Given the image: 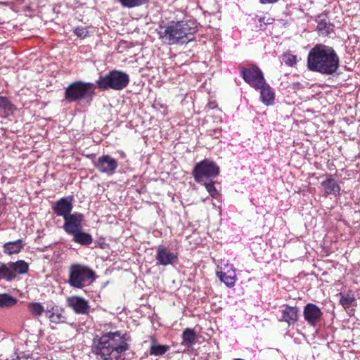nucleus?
Masks as SVG:
<instances>
[{
  "mask_svg": "<svg viewBox=\"0 0 360 360\" xmlns=\"http://www.w3.org/2000/svg\"><path fill=\"white\" fill-rule=\"evenodd\" d=\"M128 349L125 335L120 331L105 333L93 340L92 351L98 360H119Z\"/></svg>",
  "mask_w": 360,
  "mask_h": 360,
  "instance_id": "nucleus-1",
  "label": "nucleus"
},
{
  "mask_svg": "<svg viewBox=\"0 0 360 360\" xmlns=\"http://www.w3.org/2000/svg\"><path fill=\"white\" fill-rule=\"evenodd\" d=\"M339 66V56L331 46L316 44L308 53L307 68L311 71L332 75L337 72Z\"/></svg>",
  "mask_w": 360,
  "mask_h": 360,
  "instance_id": "nucleus-2",
  "label": "nucleus"
},
{
  "mask_svg": "<svg viewBox=\"0 0 360 360\" xmlns=\"http://www.w3.org/2000/svg\"><path fill=\"white\" fill-rule=\"evenodd\" d=\"M197 30L193 21H179L167 25H160L158 30L159 39L167 44H184L189 41Z\"/></svg>",
  "mask_w": 360,
  "mask_h": 360,
  "instance_id": "nucleus-3",
  "label": "nucleus"
},
{
  "mask_svg": "<svg viewBox=\"0 0 360 360\" xmlns=\"http://www.w3.org/2000/svg\"><path fill=\"white\" fill-rule=\"evenodd\" d=\"M94 280V272L88 266L73 264L69 268L68 283L75 288H82Z\"/></svg>",
  "mask_w": 360,
  "mask_h": 360,
  "instance_id": "nucleus-4",
  "label": "nucleus"
},
{
  "mask_svg": "<svg viewBox=\"0 0 360 360\" xmlns=\"http://www.w3.org/2000/svg\"><path fill=\"white\" fill-rule=\"evenodd\" d=\"M129 82V77L127 73L112 70L103 76H101L96 81V84L101 90H122L128 85Z\"/></svg>",
  "mask_w": 360,
  "mask_h": 360,
  "instance_id": "nucleus-5",
  "label": "nucleus"
},
{
  "mask_svg": "<svg viewBox=\"0 0 360 360\" xmlns=\"http://www.w3.org/2000/svg\"><path fill=\"white\" fill-rule=\"evenodd\" d=\"M95 89L94 84L78 81L70 84L65 89V96L69 102L82 99L91 100Z\"/></svg>",
  "mask_w": 360,
  "mask_h": 360,
  "instance_id": "nucleus-6",
  "label": "nucleus"
},
{
  "mask_svg": "<svg viewBox=\"0 0 360 360\" xmlns=\"http://www.w3.org/2000/svg\"><path fill=\"white\" fill-rule=\"evenodd\" d=\"M219 174V167L213 161L208 159H205L197 163L193 169V176L198 183L212 180Z\"/></svg>",
  "mask_w": 360,
  "mask_h": 360,
  "instance_id": "nucleus-7",
  "label": "nucleus"
},
{
  "mask_svg": "<svg viewBox=\"0 0 360 360\" xmlns=\"http://www.w3.org/2000/svg\"><path fill=\"white\" fill-rule=\"evenodd\" d=\"M28 269V264L23 260L0 264V280L11 281L17 275L26 274Z\"/></svg>",
  "mask_w": 360,
  "mask_h": 360,
  "instance_id": "nucleus-8",
  "label": "nucleus"
},
{
  "mask_svg": "<svg viewBox=\"0 0 360 360\" xmlns=\"http://www.w3.org/2000/svg\"><path fill=\"white\" fill-rule=\"evenodd\" d=\"M243 79L252 87L261 88L265 84L266 80L262 72L256 66L244 68L241 70Z\"/></svg>",
  "mask_w": 360,
  "mask_h": 360,
  "instance_id": "nucleus-9",
  "label": "nucleus"
},
{
  "mask_svg": "<svg viewBox=\"0 0 360 360\" xmlns=\"http://www.w3.org/2000/svg\"><path fill=\"white\" fill-rule=\"evenodd\" d=\"M94 165L101 173L112 175L118 167V162L110 155H103L94 162Z\"/></svg>",
  "mask_w": 360,
  "mask_h": 360,
  "instance_id": "nucleus-10",
  "label": "nucleus"
},
{
  "mask_svg": "<svg viewBox=\"0 0 360 360\" xmlns=\"http://www.w3.org/2000/svg\"><path fill=\"white\" fill-rule=\"evenodd\" d=\"M221 271L216 272L217 276L220 281L224 283L227 287H233L237 281L236 269L233 266L226 264L224 267H221Z\"/></svg>",
  "mask_w": 360,
  "mask_h": 360,
  "instance_id": "nucleus-11",
  "label": "nucleus"
},
{
  "mask_svg": "<svg viewBox=\"0 0 360 360\" xmlns=\"http://www.w3.org/2000/svg\"><path fill=\"white\" fill-rule=\"evenodd\" d=\"M155 259L157 264L162 266L173 265L178 262V256L163 245H159L157 249Z\"/></svg>",
  "mask_w": 360,
  "mask_h": 360,
  "instance_id": "nucleus-12",
  "label": "nucleus"
},
{
  "mask_svg": "<svg viewBox=\"0 0 360 360\" xmlns=\"http://www.w3.org/2000/svg\"><path fill=\"white\" fill-rule=\"evenodd\" d=\"M303 315L308 324L315 326L321 321L323 313L317 305L308 303L304 307Z\"/></svg>",
  "mask_w": 360,
  "mask_h": 360,
  "instance_id": "nucleus-13",
  "label": "nucleus"
},
{
  "mask_svg": "<svg viewBox=\"0 0 360 360\" xmlns=\"http://www.w3.org/2000/svg\"><path fill=\"white\" fill-rule=\"evenodd\" d=\"M63 229L65 231L72 235L82 229V222L84 220L83 214L75 212L64 219Z\"/></svg>",
  "mask_w": 360,
  "mask_h": 360,
  "instance_id": "nucleus-14",
  "label": "nucleus"
},
{
  "mask_svg": "<svg viewBox=\"0 0 360 360\" xmlns=\"http://www.w3.org/2000/svg\"><path fill=\"white\" fill-rule=\"evenodd\" d=\"M67 304L77 314H87L89 304L87 300L79 296H71L67 299Z\"/></svg>",
  "mask_w": 360,
  "mask_h": 360,
  "instance_id": "nucleus-15",
  "label": "nucleus"
},
{
  "mask_svg": "<svg viewBox=\"0 0 360 360\" xmlns=\"http://www.w3.org/2000/svg\"><path fill=\"white\" fill-rule=\"evenodd\" d=\"M54 212L63 219L71 214L72 210V198H63L56 201L53 206Z\"/></svg>",
  "mask_w": 360,
  "mask_h": 360,
  "instance_id": "nucleus-16",
  "label": "nucleus"
},
{
  "mask_svg": "<svg viewBox=\"0 0 360 360\" xmlns=\"http://www.w3.org/2000/svg\"><path fill=\"white\" fill-rule=\"evenodd\" d=\"M299 309L297 307L289 305L281 310V318L280 321L287 323L289 326L295 324L298 320Z\"/></svg>",
  "mask_w": 360,
  "mask_h": 360,
  "instance_id": "nucleus-17",
  "label": "nucleus"
},
{
  "mask_svg": "<svg viewBox=\"0 0 360 360\" xmlns=\"http://www.w3.org/2000/svg\"><path fill=\"white\" fill-rule=\"evenodd\" d=\"M46 316L55 324L64 323L65 316L61 313L58 307L54 304L48 305L46 308Z\"/></svg>",
  "mask_w": 360,
  "mask_h": 360,
  "instance_id": "nucleus-18",
  "label": "nucleus"
},
{
  "mask_svg": "<svg viewBox=\"0 0 360 360\" xmlns=\"http://www.w3.org/2000/svg\"><path fill=\"white\" fill-rule=\"evenodd\" d=\"M317 30L322 35H328L333 31V25L330 23L328 17L321 14L317 17Z\"/></svg>",
  "mask_w": 360,
  "mask_h": 360,
  "instance_id": "nucleus-19",
  "label": "nucleus"
},
{
  "mask_svg": "<svg viewBox=\"0 0 360 360\" xmlns=\"http://www.w3.org/2000/svg\"><path fill=\"white\" fill-rule=\"evenodd\" d=\"M321 185L326 195H336L340 193V186L331 175L327 176V178L321 182Z\"/></svg>",
  "mask_w": 360,
  "mask_h": 360,
  "instance_id": "nucleus-20",
  "label": "nucleus"
},
{
  "mask_svg": "<svg viewBox=\"0 0 360 360\" xmlns=\"http://www.w3.org/2000/svg\"><path fill=\"white\" fill-rule=\"evenodd\" d=\"M257 89L261 90L260 94L262 101L266 105H271L274 104L275 100V94L269 84L265 82V84H264L263 86L261 88H257Z\"/></svg>",
  "mask_w": 360,
  "mask_h": 360,
  "instance_id": "nucleus-21",
  "label": "nucleus"
},
{
  "mask_svg": "<svg viewBox=\"0 0 360 360\" xmlns=\"http://www.w3.org/2000/svg\"><path fill=\"white\" fill-rule=\"evenodd\" d=\"M22 248L23 243L21 239H18L15 241L6 243L3 246L4 252L8 255L20 252Z\"/></svg>",
  "mask_w": 360,
  "mask_h": 360,
  "instance_id": "nucleus-22",
  "label": "nucleus"
},
{
  "mask_svg": "<svg viewBox=\"0 0 360 360\" xmlns=\"http://www.w3.org/2000/svg\"><path fill=\"white\" fill-rule=\"evenodd\" d=\"M72 236H73V240L82 245H89L93 242L92 236L82 231V229L72 233Z\"/></svg>",
  "mask_w": 360,
  "mask_h": 360,
  "instance_id": "nucleus-23",
  "label": "nucleus"
},
{
  "mask_svg": "<svg viewBox=\"0 0 360 360\" xmlns=\"http://www.w3.org/2000/svg\"><path fill=\"white\" fill-rule=\"evenodd\" d=\"M14 105L6 97L0 96V116H8L13 112Z\"/></svg>",
  "mask_w": 360,
  "mask_h": 360,
  "instance_id": "nucleus-24",
  "label": "nucleus"
},
{
  "mask_svg": "<svg viewBox=\"0 0 360 360\" xmlns=\"http://www.w3.org/2000/svg\"><path fill=\"white\" fill-rule=\"evenodd\" d=\"M196 333L193 329L186 328L182 333L183 343L190 347L195 342Z\"/></svg>",
  "mask_w": 360,
  "mask_h": 360,
  "instance_id": "nucleus-25",
  "label": "nucleus"
},
{
  "mask_svg": "<svg viewBox=\"0 0 360 360\" xmlns=\"http://www.w3.org/2000/svg\"><path fill=\"white\" fill-rule=\"evenodd\" d=\"M18 300L7 293L0 294V307L8 308L16 304Z\"/></svg>",
  "mask_w": 360,
  "mask_h": 360,
  "instance_id": "nucleus-26",
  "label": "nucleus"
},
{
  "mask_svg": "<svg viewBox=\"0 0 360 360\" xmlns=\"http://www.w3.org/2000/svg\"><path fill=\"white\" fill-rule=\"evenodd\" d=\"M29 311L34 316H40L46 314V308L40 302H30L27 305Z\"/></svg>",
  "mask_w": 360,
  "mask_h": 360,
  "instance_id": "nucleus-27",
  "label": "nucleus"
},
{
  "mask_svg": "<svg viewBox=\"0 0 360 360\" xmlns=\"http://www.w3.org/2000/svg\"><path fill=\"white\" fill-rule=\"evenodd\" d=\"M120 4L127 8H131L142 6L148 2V0H118Z\"/></svg>",
  "mask_w": 360,
  "mask_h": 360,
  "instance_id": "nucleus-28",
  "label": "nucleus"
},
{
  "mask_svg": "<svg viewBox=\"0 0 360 360\" xmlns=\"http://www.w3.org/2000/svg\"><path fill=\"white\" fill-rule=\"evenodd\" d=\"M340 303L344 307H348L355 300L354 295L352 293L342 294L340 293Z\"/></svg>",
  "mask_w": 360,
  "mask_h": 360,
  "instance_id": "nucleus-29",
  "label": "nucleus"
},
{
  "mask_svg": "<svg viewBox=\"0 0 360 360\" xmlns=\"http://www.w3.org/2000/svg\"><path fill=\"white\" fill-rule=\"evenodd\" d=\"M282 63H284L285 65L292 67L297 64V59L295 55L292 53H285L281 57Z\"/></svg>",
  "mask_w": 360,
  "mask_h": 360,
  "instance_id": "nucleus-30",
  "label": "nucleus"
},
{
  "mask_svg": "<svg viewBox=\"0 0 360 360\" xmlns=\"http://www.w3.org/2000/svg\"><path fill=\"white\" fill-rule=\"evenodd\" d=\"M168 347L166 345H152L150 349V354L151 355L160 356L166 353Z\"/></svg>",
  "mask_w": 360,
  "mask_h": 360,
  "instance_id": "nucleus-31",
  "label": "nucleus"
},
{
  "mask_svg": "<svg viewBox=\"0 0 360 360\" xmlns=\"http://www.w3.org/2000/svg\"><path fill=\"white\" fill-rule=\"evenodd\" d=\"M201 184L205 186L206 190L212 197L215 198L218 195V191L214 187L212 180L204 181Z\"/></svg>",
  "mask_w": 360,
  "mask_h": 360,
  "instance_id": "nucleus-32",
  "label": "nucleus"
},
{
  "mask_svg": "<svg viewBox=\"0 0 360 360\" xmlns=\"http://www.w3.org/2000/svg\"><path fill=\"white\" fill-rule=\"evenodd\" d=\"M74 33L79 38H85L89 35L88 29L84 27H77L75 28Z\"/></svg>",
  "mask_w": 360,
  "mask_h": 360,
  "instance_id": "nucleus-33",
  "label": "nucleus"
},
{
  "mask_svg": "<svg viewBox=\"0 0 360 360\" xmlns=\"http://www.w3.org/2000/svg\"><path fill=\"white\" fill-rule=\"evenodd\" d=\"M11 360H37L34 356L30 354H25L22 353L16 356L15 358H13Z\"/></svg>",
  "mask_w": 360,
  "mask_h": 360,
  "instance_id": "nucleus-34",
  "label": "nucleus"
},
{
  "mask_svg": "<svg viewBox=\"0 0 360 360\" xmlns=\"http://www.w3.org/2000/svg\"><path fill=\"white\" fill-rule=\"evenodd\" d=\"M278 0H259L260 3L262 4H274L277 2Z\"/></svg>",
  "mask_w": 360,
  "mask_h": 360,
  "instance_id": "nucleus-35",
  "label": "nucleus"
},
{
  "mask_svg": "<svg viewBox=\"0 0 360 360\" xmlns=\"http://www.w3.org/2000/svg\"><path fill=\"white\" fill-rule=\"evenodd\" d=\"M212 106H213V104H211V105H210V108H213V107H212Z\"/></svg>",
  "mask_w": 360,
  "mask_h": 360,
  "instance_id": "nucleus-36",
  "label": "nucleus"
},
{
  "mask_svg": "<svg viewBox=\"0 0 360 360\" xmlns=\"http://www.w3.org/2000/svg\"><path fill=\"white\" fill-rule=\"evenodd\" d=\"M212 106H213V104H211V105H210V108H213V107H212Z\"/></svg>",
  "mask_w": 360,
  "mask_h": 360,
  "instance_id": "nucleus-37",
  "label": "nucleus"
}]
</instances>
